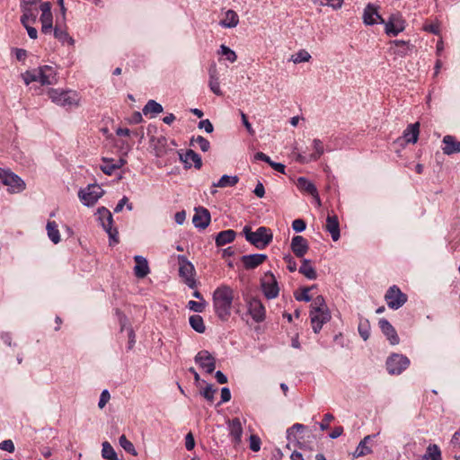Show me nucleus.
Wrapping results in <instances>:
<instances>
[{"label":"nucleus","mask_w":460,"mask_h":460,"mask_svg":"<svg viewBox=\"0 0 460 460\" xmlns=\"http://www.w3.org/2000/svg\"><path fill=\"white\" fill-rule=\"evenodd\" d=\"M120 447L132 456H137V451L134 445L126 438L125 435H121L119 438Z\"/></svg>","instance_id":"nucleus-46"},{"label":"nucleus","mask_w":460,"mask_h":460,"mask_svg":"<svg viewBox=\"0 0 460 460\" xmlns=\"http://www.w3.org/2000/svg\"><path fill=\"white\" fill-rule=\"evenodd\" d=\"M296 186L301 191L312 195L315 199L318 206H321V199L318 194L317 188L312 181H310L305 177H299L297 179Z\"/></svg>","instance_id":"nucleus-23"},{"label":"nucleus","mask_w":460,"mask_h":460,"mask_svg":"<svg viewBox=\"0 0 460 460\" xmlns=\"http://www.w3.org/2000/svg\"><path fill=\"white\" fill-rule=\"evenodd\" d=\"M378 325L382 331V332L385 335L387 340L392 345H397L400 342V338L397 334L396 330L394 326L389 323L388 320L383 318L378 322Z\"/></svg>","instance_id":"nucleus-21"},{"label":"nucleus","mask_w":460,"mask_h":460,"mask_svg":"<svg viewBox=\"0 0 460 460\" xmlns=\"http://www.w3.org/2000/svg\"><path fill=\"white\" fill-rule=\"evenodd\" d=\"M198 128L200 129H204L207 133H212L214 130V127L209 119H202L199 122Z\"/></svg>","instance_id":"nucleus-59"},{"label":"nucleus","mask_w":460,"mask_h":460,"mask_svg":"<svg viewBox=\"0 0 460 460\" xmlns=\"http://www.w3.org/2000/svg\"><path fill=\"white\" fill-rule=\"evenodd\" d=\"M134 260L136 261V265L134 267L135 276L140 279L145 278L149 273L147 261L140 255H136Z\"/></svg>","instance_id":"nucleus-33"},{"label":"nucleus","mask_w":460,"mask_h":460,"mask_svg":"<svg viewBox=\"0 0 460 460\" xmlns=\"http://www.w3.org/2000/svg\"><path fill=\"white\" fill-rule=\"evenodd\" d=\"M210 213L207 208L203 207L195 208V214L192 217V223L195 227L199 229L207 228L210 223Z\"/></svg>","instance_id":"nucleus-17"},{"label":"nucleus","mask_w":460,"mask_h":460,"mask_svg":"<svg viewBox=\"0 0 460 460\" xmlns=\"http://www.w3.org/2000/svg\"><path fill=\"white\" fill-rule=\"evenodd\" d=\"M423 460H441V452L439 447L433 444L427 447L426 454L422 456Z\"/></svg>","instance_id":"nucleus-41"},{"label":"nucleus","mask_w":460,"mask_h":460,"mask_svg":"<svg viewBox=\"0 0 460 460\" xmlns=\"http://www.w3.org/2000/svg\"><path fill=\"white\" fill-rule=\"evenodd\" d=\"M41 11L40 22H41V31L45 34L49 33L53 26V16L51 13V4L49 2H43L40 5Z\"/></svg>","instance_id":"nucleus-15"},{"label":"nucleus","mask_w":460,"mask_h":460,"mask_svg":"<svg viewBox=\"0 0 460 460\" xmlns=\"http://www.w3.org/2000/svg\"><path fill=\"white\" fill-rule=\"evenodd\" d=\"M194 143L198 144L199 147L202 152H208L210 149V143L208 139H206L202 136L193 137L190 139V144L194 145Z\"/></svg>","instance_id":"nucleus-47"},{"label":"nucleus","mask_w":460,"mask_h":460,"mask_svg":"<svg viewBox=\"0 0 460 460\" xmlns=\"http://www.w3.org/2000/svg\"><path fill=\"white\" fill-rule=\"evenodd\" d=\"M394 46L401 48L400 49H396L394 52L401 57H403L407 54V50L409 49V42L404 40H395L391 41Z\"/></svg>","instance_id":"nucleus-49"},{"label":"nucleus","mask_w":460,"mask_h":460,"mask_svg":"<svg viewBox=\"0 0 460 460\" xmlns=\"http://www.w3.org/2000/svg\"><path fill=\"white\" fill-rule=\"evenodd\" d=\"M290 249L296 257L302 258L309 250L308 242L302 235H295L291 240Z\"/></svg>","instance_id":"nucleus-20"},{"label":"nucleus","mask_w":460,"mask_h":460,"mask_svg":"<svg viewBox=\"0 0 460 460\" xmlns=\"http://www.w3.org/2000/svg\"><path fill=\"white\" fill-rule=\"evenodd\" d=\"M177 259L179 262L180 277L190 288H195L197 286V281L194 278L195 268L193 264L184 255H178Z\"/></svg>","instance_id":"nucleus-4"},{"label":"nucleus","mask_w":460,"mask_h":460,"mask_svg":"<svg viewBox=\"0 0 460 460\" xmlns=\"http://www.w3.org/2000/svg\"><path fill=\"white\" fill-rule=\"evenodd\" d=\"M104 164L101 166L102 171L107 174L111 175L117 170L113 159L103 158Z\"/></svg>","instance_id":"nucleus-52"},{"label":"nucleus","mask_w":460,"mask_h":460,"mask_svg":"<svg viewBox=\"0 0 460 460\" xmlns=\"http://www.w3.org/2000/svg\"><path fill=\"white\" fill-rule=\"evenodd\" d=\"M128 199L126 196H124V197H123V198L119 201V203L117 204V206L115 207V208H114V212H115V213H119V212H120V211L123 209V208H124V206H125V205H127V208H128V210H132V209H133V206H132V204L128 203Z\"/></svg>","instance_id":"nucleus-57"},{"label":"nucleus","mask_w":460,"mask_h":460,"mask_svg":"<svg viewBox=\"0 0 460 460\" xmlns=\"http://www.w3.org/2000/svg\"><path fill=\"white\" fill-rule=\"evenodd\" d=\"M111 395L108 390H103L101 394L98 406L102 409L106 403L110 401Z\"/></svg>","instance_id":"nucleus-62"},{"label":"nucleus","mask_w":460,"mask_h":460,"mask_svg":"<svg viewBox=\"0 0 460 460\" xmlns=\"http://www.w3.org/2000/svg\"><path fill=\"white\" fill-rule=\"evenodd\" d=\"M283 260L287 263V268L290 272L296 270V262L290 254L285 255Z\"/></svg>","instance_id":"nucleus-60"},{"label":"nucleus","mask_w":460,"mask_h":460,"mask_svg":"<svg viewBox=\"0 0 460 460\" xmlns=\"http://www.w3.org/2000/svg\"><path fill=\"white\" fill-rule=\"evenodd\" d=\"M22 15L21 16V23H35L37 21V9L23 7L21 8Z\"/></svg>","instance_id":"nucleus-37"},{"label":"nucleus","mask_w":460,"mask_h":460,"mask_svg":"<svg viewBox=\"0 0 460 460\" xmlns=\"http://www.w3.org/2000/svg\"><path fill=\"white\" fill-rule=\"evenodd\" d=\"M311 58V55L305 49H301L296 54L291 56V60L295 64H299L302 62H308Z\"/></svg>","instance_id":"nucleus-48"},{"label":"nucleus","mask_w":460,"mask_h":460,"mask_svg":"<svg viewBox=\"0 0 460 460\" xmlns=\"http://www.w3.org/2000/svg\"><path fill=\"white\" fill-rule=\"evenodd\" d=\"M48 96L55 104L62 107L71 108L79 104V96L75 91L50 88Z\"/></svg>","instance_id":"nucleus-3"},{"label":"nucleus","mask_w":460,"mask_h":460,"mask_svg":"<svg viewBox=\"0 0 460 460\" xmlns=\"http://www.w3.org/2000/svg\"><path fill=\"white\" fill-rule=\"evenodd\" d=\"M38 80L42 85L53 84L57 82V73L53 66H43L37 69Z\"/></svg>","instance_id":"nucleus-16"},{"label":"nucleus","mask_w":460,"mask_h":460,"mask_svg":"<svg viewBox=\"0 0 460 460\" xmlns=\"http://www.w3.org/2000/svg\"><path fill=\"white\" fill-rule=\"evenodd\" d=\"M37 75H38L37 69L32 70V71H26L22 75V78L24 80L25 84L28 85L32 82H39Z\"/></svg>","instance_id":"nucleus-54"},{"label":"nucleus","mask_w":460,"mask_h":460,"mask_svg":"<svg viewBox=\"0 0 460 460\" xmlns=\"http://www.w3.org/2000/svg\"><path fill=\"white\" fill-rule=\"evenodd\" d=\"M261 288L264 296L268 299L275 298L279 296V288L275 276L271 272L265 273L261 279Z\"/></svg>","instance_id":"nucleus-11"},{"label":"nucleus","mask_w":460,"mask_h":460,"mask_svg":"<svg viewBox=\"0 0 460 460\" xmlns=\"http://www.w3.org/2000/svg\"><path fill=\"white\" fill-rule=\"evenodd\" d=\"M420 134V123L415 122L410 124L406 129L403 131V139L407 144H415L418 141Z\"/></svg>","instance_id":"nucleus-32"},{"label":"nucleus","mask_w":460,"mask_h":460,"mask_svg":"<svg viewBox=\"0 0 460 460\" xmlns=\"http://www.w3.org/2000/svg\"><path fill=\"white\" fill-rule=\"evenodd\" d=\"M150 147L156 157H163L168 152V140L164 136L150 137Z\"/></svg>","instance_id":"nucleus-18"},{"label":"nucleus","mask_w":460,"mask_h":460,"mask_svg":"<svg viewBox=\"0 0 460 460\" xmlns=\"http://www.w3.org/2000/svg\"><path fill=\"white\" fill-rule=\"evenodd\" d=\"M313 147L314 152L308 157L299 154L296 160L301 164H306L311 161H317L324 153L323 143L320 139L315 138L313 140Z\"/></svg>","instance_id":"nucleus-22"},{"label":"nucleus","mask_w":460,"mask_h":460,"mask_svg":"<svg viewBox=\"0 0 460 460\" xmlns=\"http://www.w3.org/2000/svg\"><path fill=\"white\" fill-rule=\"evenodd\" d=\"M248 313L254 322L261 323L265 319L266 310L261 301L256 297H252L247 302Z\"/></svg>","instance_id":"nucleus-14"},{"label":"nucleus","mask_w":460,"mask_h":460,"mask_svg":"<svg viewBox=\"0 0 460 460\" xmlns=\"http://www.w3.org/2000/svg\"><path fill=\"white\" fill-rule=\"evenodd\" d=\"M267 260V255L262 253H254L243 255L241 261L246 270H252L262 264Z\"/></svg>","instance_id":"nucleus-27"},{"label":"nucleus","mask_w":460,"mask_h":460,"mask_svg":"<svg viewBox=\"0 0 460 460\" xmlns=\"http://www.w3.org/2000/svg\"><path fill=\"white\" fill-rule=\"evenodd\" d=\"M54 36L56 39H58L63 44L66 42L69 45H74V43H75V40H73L72 37L69 36L67 31L61 28L56 27L54 29Z\"/></svg>","instance_id":"nucleus-42"},{"label":"nucleus","mask_w":460,"mask_h":460,"mask_svg":"<svg viewBox=\"0 0 460 460\" xmlns=\"http://www.w3.org/2000/svg\"><path fill=\"white\" fill-rule=\"evenodd\" d=\"M229 435L234 445L240 444L243 435V427L238 418L228 421Z\"/></svg>","instance_id":"nucleus-29"},{"label":"nucleus","mask_w":460,"mask_h":460,"mask_svg":"<svg viewBox=\"0 0 460 460\" xmlns=\"http://www.w3.org/2000/svg\"><path fill=\"white\" fill-rule=\"evenodd\" d=\"M451 446L453 447V451L460 450V429L453 435Z\"/></svg>","instance_id":"nucleus-61"},{"label":"nucleus","mask_w":460,"mask_h":460,"mask_svg":"<svg viewBox=\"0 0 460 460\" xmlns=\"http://www.w3.org/2000/svg\"><path fill=\"white\" fill-rule=\"evenodd\" d=\"M310 319L313 330L315 333H318L324 323L330 321L331 314L329 310H323L321 312H310Z\"/></svg>","instance_id":"nucleus-19"},{"label":"nucleus","mask_w":460,"mask_h":460,"mask_svg":"<svg viewBox=\"0 0 460 460\" xmlns=\"http://www.w3.org/2000/svg\"><path fill=\"white\" fill-rule=\"evenodd\" d=\"M250 449L253 452H258L261 449V438L257 435H251L249 438Z\"/></svg>","instance_id":"nucleus-55"},{"label":"nucleus","mask_w":460,"mask_h":460,"mask_svg":"<svg viewBox=\"0 0 460 460\" xmlns=\"http://www.w3.org/2000/svg\"><path fill=\"white\" fill-rule=\"evenodd\" d=\"M243 233L247 242L261 250L266 248L273 239L271 230L265 226H260L256 231L252 232L250 226H245Z\"/></svg>","instance_id":"nucleus-2"},{"label":"nucleus","mask_w":460,"mask_h":460,"mask_svg":"<svg viewBox=\"0 0 460 460\" xmlns=\"http://www.w3.org/2000/svg\"><path fill=\"white\" fill-rule=\"evenodd\" d=\"M216 392L217 389H215L212 385H207V386L201 392V394L206 398V400L212 402L214 401V394Z\"/></svg>","instance_id":"nucleus-56"},{"label":"nucleus","mask_w":460,"mask_h":460,"mask_svg":"<svg viewBox=\"0 0 460 460\" xmlns=\"http://www.w3.org/2000/svg\"><path fill=\"white\" fill-rule=\"evenodd\" d=\"M239 181V177L237 175H223L218 181L213 182L212 188H226V187H233L236 185Z\"/></svg>","instance_id":"nucleus-35"},{"label":"nucleus","mask_w":460,"mask_h":460,"mask_svg":"<svg viewBox=\"0 0 460 460\" xmlns=\"http://www.w3.org/2000/svg\"><path fill=\"white\" fill-rule=\"evenodd\" d=\"M180 160L185 164L186 168H190L192 163L196 169H200L202 166V160L199 154L195 151L189 149L184 155L179 153Z\"/></svg>","instance_id":"nucleus-25"},{"label":"nucleus","mask_w":460,"mask_h":460,"mask_svg":"<svg viewBox=\"0 0 460 460\" xmlns=\"http://www.w3.org/2000/svg\"><path fill=\"white\" fill-rule=\"evenodd\" d=\"M305 227H306V224L303 219L298 218V219H295L292 222V228L296 233L303 232L305 229Z\"/></svg>","instance_id":"nucleus-58"},{"label":"nucleus","mask_w":460,"mask_h":460,"mask_svg":"<svg viewBox=\"0 0 460 460\" xmlns=\"http://www.w3.org/2000/svg\"><path fill=\"white\" fill-rule=\"evenodd\" d=\"M104 194V190L98 184H89L85 189L80 190L78 197L86 207L93 206Z\"/></svg>","instance_id":"nucleus-6"},{"label":"nucleus","mask_w":460,"mask_h":460,"mask_svg":"<svg viewBox=\"0 0 460 460\" xmlns=\"http://www.w3.org/2000/svg\"><path fill=\"white\" fill-rule=\"evenodd\" d=\"M194 360L196 364H198L199 367L205 370L208 374L213 373L216 368V358L208 350H201L198 352L194 358Z\"/></svg>","instance_id":"nucleus-13"},{"label":"nucleus","mask_w":460,"mask_h":460,"mask_svg":"<svg viewBox=\"0 0 460 460\" xmlns=\"http://www.w3.org/2000/svg\"><path fill=\"white\" fill-rule=\"evenodd\" d=\"M359 335L364 341H367L370 336V326L367 320L360 322L358 327Z\"/></svg>","instance_id":"nucleus-51"},{"label":"nucleus","mask_w":460,"mask_h":460,"mask_svg":"<svg viewBox=\"0 0 460 460\" xmlns=\"http://www.w3.org/2000/svg\"><path fill=\"white\" fill-rule=\"evenodd\" d=\"M443 153L450 155L460 153V141H457L454 136L447 135L443 137Z\"/></svg>","instance_id":"nucleus-28"},{"label":"nucleus","mask_w":460,"mask_h":460,"mask_svg":"<svg viewBox=\"0 0 460 460\" xmlns=\"http://www.w3.org/2000/svg\"><path fill=\"white\" fill-rule=\"evenodd\" d=\"M305 429V426L300 423L294 424L290 429H288V438L291 440V437L293 436L294 431L300 432Z\"/></svg>","instance_id":"nucleus-64"},{"label":"nucleus","mask_w":460,"mask_h":460,"mask_svg":"<svg viewBox=\"0 0 460 460\" xmlns=\"http://www.w3.org/2000/svg\"><path fill=\"white\" fill-rule=\"evenodd\" d=\"M47 233L49 238L55 243H58L60 242V234L58 228V225L55 221H48L46 226Z\"/></svg>","instance_id":"nucleus-38"},{"label":"nucleus","mask_w":460,"mask_h":460,"mask_svg":"<svg viewBox=\"0 0 460 460\" xmlns=\"http://www.w3.org/2000/svg\"><path fill=\"white\" fill-rule=\"evenodd\" d=\"M236 236V233L235 231L232 230V229H228V230H224V231H221L219 232L216 238H215V242H216V244L217 246H224L227 243H232L234 238Z\"/></svg>","instance_id":"nucleus-34"},{"label":"nucleus","mask_w":460,"mask_h":460,"mask_svg":"<svg viewBox=\"0 0 460 460\" xmlns=\"http://www.w3.org/2000/svg\"><path fill=\"white\" fill-rule=\"evenodd\" d=\"M0 449L13 453L14 451V444L11 439L4 440L0 443Z\"/></svg>","instance_id":"nucleus-63"},{"label":"nucleus","mask_w":460,"mask_h":460,"mask_svg":"<svg viewBox=\"0 0 460 460\" xmlns=\"http://www.w3.org/2000/svg\"><path fill=\"white\" fill-rule=\"evenodd\" d=\"M325 230L330 233L332 239L336 242L340 239V223L335 214H328L326 218Z\"/></svg>","instance_id":"nucleus-24"},{"label":"nucleus","mask_w":460,"mask_h":460,"mask_svg":"<svg viewBox=\"0 0 460 460\" xmlns=\"http://www.w3.org/2000/svg\"><path fill=\"white\" fill-rule=\"evenodd\" d=\"M376 435H367L366 436L358 445L356 450L353 453V456L358 458L361 456H367L372 453V449L369 446H367V443L373 439V438H376Z\"/></svg>","instance_id":"nucleus-30"},{"label":"nucleus","mask_w":460,"mask_h":460,"mask_svg":"<svg viewBox=\"0 0 460 460\" xmlns=\"http://www.w3.org/2000/svg\"><path fill=\"white\" fill-rule=\"evenodd\" d=\"M102 456L107 460H118L116 452L112 446L107 441L102 443Z\"/></svg>","instance_id":"nucleus-43"},{"label":"nucleus","mask_w":460,"mask_h":460,"mask_svg":"<svg viewBox=\"0 0 460 460\" xmlns=\"http://www.w3.org/2000/svg\"><path fill=\"white\" fill-rule=\"evenodd\" d=\"M222 56L226 57V58L230 61L231 63H234L236 61L237 59V56L235 54V52L231 49L230 48H228L227 46L226 45H221L220 46V52H219Z\"/></svg>","instance_id":"nucleus-50"},{"label":"nucleus","mask_w":460,"mask_h":460,"mask_svg":"<svg viewBox=\"0 0 460 460\" xmlns=\"http://www.w3.org/2000/svg\"><path fill=\"white\" fill-rule=\"evenodd\" d=\"M323 310H328L325 300L322 296H317L311 304L310 312H321Z\"/></svg>","instance_id":"nucleus-44"},{"label":"nucleus","mask_w":460,"mask_h":460,"mask_svg":"<svg viewBox=\"0 0 460 460\" xmlns=\"http://www.w3.org/2000/svg\"><path fill=\"white\" fill-rule=\"evenodd\" d=\"M407 295L402 293L401 289L394 285L388 288L385 295V300L389 308L397 310L407 302Z\"/></svg>","instance_id":"nucleus-8"},{"label":"nucleus","mask_w":460,"mask_h":460,"mask_svg":"<svg viewBox=\"0 0 460 460\" xmlns=\"http://www.w3.org/2000/svg\"><path fill=\"white\" fill-rule=\"evenodd\" d=\"M239 23V16L234 10H227L225 13L224 18L219 22V25L223 28L232 29L235 28Z\"/></svg>","instance_id":"nucleus-31"},{"label":"nucleus","mask_w":460,"mask_h":460,"mask_svg":"<svg viewBox=\"0 0 460 460\" xmlns=\"http://www.w3.org/2000/svg\"><path fill=\"white\" fill-rule=\"evenodd\" d=\"M363 22L366 25H374L377 23H385V19L380 15L379 13V6L368 3L362 15Z\"/></svg>","instance_id":"nucleus-12"},{"label":"nucleus","mask_w":460,"mask_h":460,"mask_svg":"<svg viewBox=\"0 0 460 460\" xmlns=\"http://www.w3.org/2000/svg\"><path fill=\"white\" fill-rule=\"evenodd\" d=\"M234 300V290L228 285L218 286L212 294V304L215 314L223 322L231 316Z\"/></svg>","instance_id":"nucleus-1"},{"label":"nucleus","mask_w":460,"mask_h":460,"mask_svg":"<svg viewBox=\"0 0 460 460\" xmlns=\"http://www.w3.org/2000/svg\"><path fill=\"white\" fill-rule=\"evenodd\" d=\"M314 4L320 6L329 5L334 10H339L342 7L344 0H312Z\"/></svg>","instance_id":"nucleus-45"},{"label":"nucleus","mask_w":460,"mask_h":460,"mask_svg":"<svg viewBox=\"0 0 460 460\" xmlns=\"http://www.w3.org/2000/svg\"><path fill=\"white\" fill-rule=\"evenodd\" d=\"M208 75V86L211 92L217 96L223 95V92L221 91L220 88L217 68L215 63L209 66Z\"/></svg>","instance_id":"nucleus-26"},{"label":"nucleus","mask_w":460,"mask_h":460,"mask_svg":"<svg viewBox=\"0 0 460 460\" xmlns=\"http://www.w3.org/2000/svg\"><path fill=\"white\" fill-rule=\"evenodd\" d=\"M405 20L399 13H392L387 21H385V32L388 36H397L405 30Z\"/></svg>","instance_id":"nucleus-10"},{"label":"nucleus","mask_w":460,"mask_h":460,"mask_svg":"<svg viewBox=\"0 0 460 460\" xmlns=\"http://www.w3.org/2000/svg\"><path fill=\"white\" fill-rule=\"evenodd\" d=\"M410 365V359L398 353H394L386 360V369L390 375H400Z\"/></svg>","instance_id":"nucleus-9"},{"label":"nucleus","mask_w":460,"mask_h":460,"mask_svg":"<svg viewBox=\"0 0 460 460\" xmlns=\"http://www.w3.org/2000/svg\"><path fill=\"white\" fill-rule=\"evenodd\" d=\"M206 305L207 302L205 300L199 302L190 300L188 303L189 309L195 313H202L205 310Z\"/></svg>","instance_id":"nucleus-53"},{"label":"nucleus","mask_w":460,"mask_h":460,"mask_svg":"<svg viewBox=\"0 0 460 460\" xmlns=\"http://www.w3.org/2000/svg\"><path fill=\"white\" fill-rule=\"evenodd\" d=\"M97 213L98 219L104 231L109 234L111 241H113L115 243H118V230L112 227L113 217L111 211L108 208L102 207L98 208Z\"/></svg>","instance_id":"nucleus-7"},{"label":"nucleus","mask_w":460,"mask_h":460,"mask_svg":"<svg viewBox=\"0 0 460 460\" xmlns=\"http://www.w3.org/2000/svg\"><path fill=\"white\" fill-rule=\"evenodd\" d=\"M191 328L199 333H203L206 331V326L203 318L199 314H193L189 319Z\"/></svg>","instance_id":"nucleus-40"},{"label":"nucleus","mask_w":460,"mask_h":460,"mask_svg":"<svg viewBox=\"0 0 460 460\" xmlns=\"http://www.w3.org/2000/svg\"><path fill=\"white\" fill-rule=\"evenodd\" d=\"M163 111V106L154 100H149L142 110L145 115L152 114V116L159 114Z\"/></svg>","instance_id":"nucleus-39"},{"label":"nucleus","mask_w":460,"mask_h":460,"mask_svg":"<svg viewBox=\"0 0 460 460\" xmlns=\"http://www.w3.org/2000/svg\"><path fill=\"white\" fill-rule=\"evenodd\" d=\"M0 180L3 184L9 187V190L13 193H20L25 190V182L10 170L0 168Z\"/></svg>","instance_id":"nucleus-5"},{"label":"nucleus","mask_w":460,"mask_h":460,"mask_svg":"<svg viewBox=\"0 0 460 460\" xmlns=\"http://www.w3.org/2000/svg\"><path fill=\"white\" fill-rule=\"evenodd\" d=\"M298 271H299V273L304 275L308 279H315L317 278L316 270L312 266L310 260L304 259L302 261V264H301Z\"/></svg>","instance_id":"nucleus-36"}]
</instances>
